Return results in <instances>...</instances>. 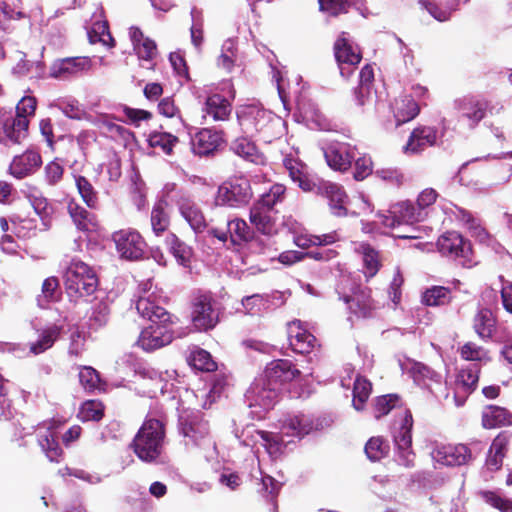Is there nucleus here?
<instances>
[{
  "mask_svg": "<svg viewBox=\"0 0 512 512\" xmlns=\"http://www.w3.org/2000/svg\"><path fill=\"white\" fill-rule=\"evenodd\" d=\"M190 318L195 330L206 332L219 322V307L210 292L197 291L190 300Z\"/></svg>",
  "mask_w": 512,
  "mask_h": 512,
  "instance_id": "4",
  "label": "nucleus"
},
{
  "mask_svg": "<svg viewBox=\"0 0 512 512\" xmlns=\"http://www.w3.org/2000/svg\"><path fill=\"white\" fill-rule=\"evenodd\" d=\"M437 248L443 256L456 259L463 266L472 265L471 245L458 232L450 231L441 235L437 240Z\"/></svg>",
  "mask_w": 512,
  "mask_h": 512,
  "instance_id": "11",
  "label": "nucleus"
},
{
  "mask_svg": "<svg viewBox=\"0 0 512 512\" xmlns=\"http://www.w3.org/2000/svg\"><path fill=\"white\" fill-rule=\"evenodd\" d=\"M422 300L428 306L445 305L450 301V290L443 286H434L426 290Z\"/></svg>",
  "mask_w": 512,
  "mask_h": 512,
  "instance_id": "57",
  "label": "nucleus"
},
{
  "mask_svg": "<svg viewBox=\"0 0 512 512\" xmlns=\"http://www.w3.org/2000/svg\"><path fill=\"white\" fill-rule=\"evenodd\" d=\"M68 213L79 230L89 231L95 227L94 216L76 201L71 200L67 206Z\"/></svg>",
  "mask_w": 512,
  "mask_h": 512,
  "instance_id": "40",
  "label": "nucleus"
},
{
  "mask_svg": "<svg viewBox=\"0 0 512 512\" xmlns=\"http://www.w3.org/2000/svg\"><path fill=\"white\" fill-rule=\"evenodd\" d=\"M313 427V421L309 416L303 413L288 414L281 420L280 432L275 435L282 439L280 443L283 448L294 438L301 439L309 434Z\"/></svg>",
  "mask_w": 512,
  "mask_h": 512,
  "instance_id": "13",
  "label": "nucleus"
},
{
  "mask_svg": "<svg viewBox=\"0 0 512 512\" xmlns=\"http://www.w3.org/2000/svg\"><path fill=\"white\" fill-rule=\"evenodd\" d=\"M482 425L486 429L512 425V414L499 406H487L482 412Z\"/></svg>",
  "mask_w": 512,
  "mask_h": 512,
  "instance_id": "35",
  "label": "nucleus"
},
{
  "mask_svg": "<svg viewBox=\"0 0 512 512\" xmlns=\"http://www.w3.org/2000/svg\"><path fill=\"white\" fill-rule=\"evenodd\" d=\"M104 407L101 402L89 400L82 404L78 417L82 421H98L103 417Z\"/></svg>",
  "mask_w": 512,
  "mask_h": 512,
  "instance_id": "59",
  "label": "nucleus"
},
{
  "mask_svg": "<svg viewBox=\"0 0 512 512\" xmlns=\"http://www.w3.org/2000/svg\"><path fill=\"white\" fill-rule=\"evenodd\" d=\"M456 217L467 226L471 231L472 236H475L481 242L486 241L488 238L487 232L482 227L480 220L474 217L471 212L462 208H457Z\"/></svg>",
  "mask_w": 512,
  "mask_h": 512,
  "instance_id": "49",
  "label": "nucleus"
},
{
  "mask_svg": "<svg viewBox=\"0 0 512 512\" xmlns=\"http://www.w3.org/2000/svg\"><path fill=\"white\" fill-rule=\"evenodd\" d=\"M42 165L40 153L27 149L23 154L15 156L9 166V171L17 179L34 174Z\"/></svg>",
  "mask_w": 512,
  "mask_h": 512,
  "instance_id": "27",
  "label": "nucleus"
},
{
  "mask_svg": "<svg viewBox=\"0 0 512 512\" xmlns=\"http://www.w3.org/2000/svg\"><path fill=\"white\" fill-rule=\"evenodd\" d=\"M236 114L243 132L251 135L264 130L272 120V113L258 103L241 105Z\"/></svg>",
  "mask_w": 512,
  "mask_h": 512,
  "instance_id": "10",
  "label": "nucleus"
},
{
  "mask_svg": "<svg viewBox=\"0 0 512 512\" xmlns=\"http://www.w3.org/2000/svg\"><path fill=\"white\" fill-rule=\"evenodd\" d=\"M372 384L363 377H357L353 388V406L356 410H361L367 401Z\"/></svg>",
  "mask_w": 512,
  "mask_h": 512,
  "instance_id": "54",
  "label": "nucleus"
},
{
  "mask_svg": "<svg viewBox=\"0 0 512 512\" xmlns=\"http://www.w3.org/2000/svg\"><path fill=\"white\" fill-rule=\"evenodd\" d=\"M318 3L320 11L332 17L347 13L350 7L346 0H318Z\"/></svg>",
  "mask_w": 512,
  "mask_h": 512,
  "instance_id": "64",
  "label": "nucleus"
},
{
  "mask_svg": "<svg viewBox=\"0 0 512 512\" xmlns=\"http://www.w3.org/2000/svg\"><path fill=\"white\" fill-rule=\"evenodd\" d=\"M231 149L238 156L253 162V163H262L263 157L258 152L255 144L247 137H239L234 140L231 144Z\"/></svg>",
  "mask_w": 512,
  "mask_h": 512,
  "instance_id": "41",
  "label": "nucleus"
},
{
  "mask_svg": "<svg viewBox=\"0 0 512 512\" xmlns=\"http://www.w3.org/2000/svg\"><path fill=\"white\" fill-rule=\"evenodd\" d=\"M165 441V427L162 419L147 418L135 435L132 448L144 462H156L161 456Z\"/></svg>",
  "mask_w": 512,
  "mask_h": 512,
  "instance_id": "2",
  "label": "nucleus"
},
{
  "mask_svg": "<svg viewBox=\"0 0 512 512\" xmlns=\"http://www.w3.org/2000/svg\"><path fill=\"white\" fill-rule=\"evenodd\" d=\"M38 443L51 462H59L62 455V449L56 441L54 432L46 430L38 434Z\"/></svg>",
  "mask_w": 512,
  "mask_h": 512,
  "instance_id": "46",
  "label": "nucleus"
},
{
  "mask_svg": "<svg viewBox=\"0 0 512 512\" xmlns=\"http://www.w3.org/2000/svg\"><path fill=\"white\" fill-rule=\"evenodd\" d=\"M356 150L348 143H334L324 149V157L330 168L346 171L355 159Z\"/></svg>",
  "mask_w": 512,
  "mask_h": 512,
  "instance_id": "24",
  "label": "nucleus"
},
{
  "mask_svg": "<svg viewBox=\"0 0 512 512\" xmlns=\"http://www.w3.org/2000/svg\"><path fill=\"white\" fill-rule=\"evenodd\" d=\"M412 427L411 412L401 409L399 419L394 422L392 436L396 447L397 461L405 467H412L415 460V453L412 450Z\"/></svg>",
  "mask_w": 512,
  "mask_h": 512,
  "instance_id": "5",
  "label": "nucleus"
},
{
  "mask_svg": "<svg viewBox=\"0 0 512 512\" xmlns=\"http://www.w3.org/2000/svg\"><path fill=\"white\" fill-rule=\"evenodd\" d=\"M344 301L348 304L349 310L357 317L366 318L373 315L376 304L371 298V291L367 288L360 289L352 296H345Z\"/></svg>",
  "mask_w": 512,
  "mask_h": 512,
  "instance_id": "30",
  "label": "nucleus"
},
{
  "mask_svg": "<svg viewBox=\"0 0 512 512\" xmlns=\"http://www.w3.org/2000/svg\"><path fill=\"white\" fill-rule=\"evenodd\" d=\"M229 237L234 244L247 242L252 239L253 232L243 219H233L228 222Z\"/></svg>",
  "mask_w": 512,
  "mask_h": 512,
  "instance_id": "50",
  "label": "nucleus"
},
{
  "mask_svg": "<svg viewBox=\"0 0 512 512\" xmlns=\"http://www.w3.org/2000/svg\"><path fill=\"white\" fill-rule=\"evenodd\" d=\"M460 0H433L428 2L425 7L427 11L438 21L449 19L451 12L456 9ZM467 2V0H463Z\"/></svg>",
  "mask_w": 512,
  "mask_h": 512,
  "instance_id": "47",
  "label": "nucleus"
},
{
  "mask_svg": "<svg viewBox=\"0 0 512 512\" xmlns=\"http://www.w3.org/2000/svg\"><path fill=\"white\" fill-rule=\"evenodd\" d=\"M273 214V210L253 204L250 208L249 220L258 232L273 236L278 233V226Z\"/></svg>",
  "mask_w": 512,
  "mask_h": 512,
  "instance_id": "29",
  "label": "nucleus"
},
{
  "mask_svg": "<svg viewBox=\"0 0 512 512\" xmlns=\"http://www.w3.org/2000/svg\"><path fill=\"white\" fill-rule=\"evenodd\" d=\"M168 202L165 198L159 199L153 206L150 216L151 228L156 236L162 235L170 225L167 212Z\"/></svg>",
  "mask_w": 512,
  "mask_h": 512,
  "instance_id": "38",
  "label": "nucleus"
},
{
  "mask_svg": "<svg viewBox=\"0 0 512 512\" xmlns=\"http://www.w3.org/2000/svg\"><path fill=\"white\" fill-rule=\"evenodd\" d=\"M129 37L133 49L138 58L145 61L153 60L157 55V47L153 40L144 37L142 31L137 27L129 29Z\"/></svg>",
  "mask_w": 512,
  "mask_h": 512,
  "instance_id": "32",
  "label": "nucleus"
},
{
  "mask_svg": "<svg viewBox=\"0 0 512 512\" xmlns=\"http://www.w3.org/2000/svg\"><path fill=\"white\" fill-rule=\"evenodd\" d=\"M409 372L418 385H425L427 379L435 383H440L441 380V376L438 373L422 363H413Z\"/></svg>",
  "mask_w": 512,
  "mask_h": 512,
  "instance_id": "58",
  "label": "nucleus"
},
{
  "mask_svg": "<svg viewBox=\"0 0 512 512\" xmlns=\"http://www.w3.org/2000/svg\"><path fill=\"white\" fill-rule=\"evenodd\" d=\"M360 249L363 255L365 274L368 277H373L379 269L378 253L368 244H362Z\"/></svg>",
  "mask_w": 512,
  "mask_h": 512,
  "instance_id": "63",
  "label": "nucleus"
},
{
  "mask_svg": "<svg viewBox=\"0 0 512 512\" xmlns=\"http://www.w3.org/2000/svg\"><path fill=\"white\" fill-rule=\"evenodd\" d=\"M90 43L94 44L97 42L102 43L107 47H114L115 42L112 38L108 23L106 21H96L92 24L91 30L88 32Z\"/></svg>",
  "mask_w": 512,
  "mask_h": 512,
  "instance_id": "53",
  "label": "nucleus"
},
{
  "mask_svg": "<svg viewBox=\"0 0 512 512\" xmlns=\"http://www.w3.org/2000/svg\"><path fill=\"white\" fill-rule=\"evenodd\" d=\"M391 213L398 217L399 223L401 224H413L421 222L427 216L426 212H421L417 205H414L410 201H403L394 204L391 207Z\"/></svg>",
  "mask_w": 512,
  "mask_h": 512,
  "instance_id": "36",
  "label": "nucleus"
},
{
  "mask_svg": "<svg viewBox=\"0 0 512 512\" xmlns=\"http://www.w3.org/2000/svg\"><path fill=\"white\" fill-rule=\"evenodd\" d=\"M482 499L501 512H512V500L495 491L480 492Z\"/></svg>",
  "mask_w": 512,
  "mask_h": 512,
  "instance_id": "61",
  "label": "nucleus"
},
{
  "mask_svg": "<svg viewBox=\"0 0 512 512\" xmlns=\"http://www.w3.org/2000/svg\"><path fill=\"white\" fill-rule=\"evenodd\" d=\"M181 433L185 438V445L200 448L205 457H210L215 452L216 445L210 436L208 422L200 415H191L181 422Z\"/></svg>",
  "mask_w": 512,
  "mask_h": 512,
  "instance_id": "7",
  "label": "nucleus"
},
{
  "mask_svg": "<svg viewBox=\"0 0 512 512\" xmlns=\"http://www.w3.org/2000/svg\"><path fill=\"white\" fill-rule=\"evenodd\" d=\"M283 165L291 180L303 191L309 192L317 187L318 193L328 199L330 210L334 215L345 216L347 214V195L340 185L328 181L316 185L308 175L307 166L292 155L284 157Z\"/></svg>",
  "mask_w": 512,
  "mask_h": 512,
  "instance_id": "1",
  "label": "nucleus"
},
{
  "mask_svg": "<svg viewBox=\"0 0 512 512\" xmlns=\"http://www.w3.org/2000/svg\"><path fill=\"white\" fill-rule=\"evenodd\" d=\"M91 122L97 126L101 132L111 138H125L129 131L121 125L113 122L107 115H101L91 119Z\"/></svg>",
  "mask_w": 512,
  "mask_h": 512,
  "instance_id": "52",
  "label": "nucleus"
},
{
  "mask_svg": "<svg viewBox=\"0 0 512 512\" xmlns=\"http://www.w3.org/2000/svg\"><path fill=\"white\" fill-rule=\"evenodd\" d=\"M171 324H154L151 323L143 329L138 338L137 344L146 351L161 348L172 342L173 335L168 330Z\"/></svg>",
  "mask_w": 512,
  "mask_h": 512,
  "instance_id": "22",
  "label": "nucleus"
},
{
  "mask_svg": "<svg viewBox=\"0 0 512 512\" xmlns=\"http://www.w3.org/2000/svg\"><path fill=\"white\" fill-rule=\"evenodd\" d=\"M92 67L89 57H68L53 62L49 69V76L55 79L66 80L88 72Z\"/></svg>",
  "mask_w": 512,
  "mask_h": 512,
  "instance_id": "17",
  "label": "nucleus"
},
{
  "mask_svg": "<svg viewBox=\"0 0 512 512\" xmlns=\"http://www.w3.org/2000/svg\"><path fill=\"white\" fill-rule=\"evenodd\" d=\"M419 111V105L412 96H403L396 99L393 105L396 126L413 120L419 114Z\"/></svg>",
  "mask_w": 512,
  "mask_h": 512,
  "instance_id": "33",
  "label": "nucleus"
},
{
  "mask_svg": "<svg viewBox=\"0 0 512 512\" xmlns=\"http://www.w3.org/2000/svg\"><path fill=\"white\" fill-rule=\"evenodd\" d=\"M281 392L267 378L259 375L253 381L245 396L250 408L260 409V411H255V413L258 414V418H261V412H266L276 405Z\"/></svg>",
  "mask_w": 512,
  "mask_h": 512,
  "instance_id": "8",
  "label": "nucleus"
},
{
  "mask_svg": "<svg viewBox=\"0 0 512 512\" xmlns=\"http://www.w3.org/2000/svg\"><path fill=\"white\" fill-rule=\"evenodd\" d=\"M177 143L178 138L168 132L154 131L148 136L149 146L166 155H170L172 153L173 148Z\"/></svg>",
  "mask_w": 512,
  "mask_h": 512,
  "instance_id": "45",
  "label": "nucleus"
},
{
  "mask_svg": "<svg viewBox=\"0 0 512 512\" xmlns=\"http://www.w3.org/2000/svg\"><path fill=\"white\" fill-rule=\"evenodd\" d=\"M37 107V100L35 97L26 95L23 96L16 106V119L27 120L28 124L30 119L34 117Z\"/></svg>",
  "mask_w": 512,
  "mask_h": 512,
  "instance_id": "62",
  "label": "nucleus"
},
{
  "mask_svg": "<svg viewBox=\"0 0 512 512\" xmlns=\"http://www.w3.org/2000/svg\"><path fill=\"white\" fill-rule=\"evenodd\" d=\"M253 197L250 181L238 176L223 182L217 189L214 203L216 206L240 208L246 206Z\"/></svg>",
  "mask_w": 512,
  "mask_h": 512,
  "instance_id": "6",
  "label": "nucleus"
},
{
  "mask_svg": "<svg viewBox=\"0 0 512 512\" xmlns=\"http://www.w3.org/2000/svg\"><path fill=\"white\" fill-rule=\"evenodd\" d=\"M166 197H170L178 207L181 216L188 222L195 232H201L206 226L202 211L191 196L184 191H176L174 184H167L164 188Z\"/></svg>",
  "mask_w": 512,
  "mask_h": 512,
  "instance_id": "9",
  "label": "nucleus"
},
{
  "mask_svg": "<svg viewBox=\"0 0 512 512\" xmlns=\"http://www.w3.org/2000/svg\"><path fill=\"white\" fill-rule=\"evenodd\" d=\"M300 371L288 359H277L268 363L261 374L281 391L285 384L300 376Z\"/></svg>",
  "mask_w": 512,
  "mask_h": 512,
  "instance_id": "18",
  "label": "nucleus"
},
{
  "mask_svg": "<svg viewBox=\"0 0 512 512\" xmlns=\"http://www.w3.org/2000/svg\"><path fill=\"white\" fill-rule=\"evenodd\" d=\"M30 205L33 207L35 213L41 218L43 224L48 226L50 216L53 213V206L48 199L44 197L42 192L37 189H32L26 194Z\"/></svg>",
  "mask_w": 512,
  "mask_h": 512,
  "instance_id": "39",
  "label": "nucleus"
},
{
  "mask_svg": "<svg viewBox=\"0 0 512 512\" xmlns=\"http://www.w3.org/2000/svg\"><path fill=\"white\" fill-rule=\"evenodd\" d=\"M165 243L180 265L184 267L189 265L192 249L188 245L180 241L175 234H169L165 239Z\"/></svg>",
  "mask_w": 512,
  "mask_h": 512,
  "instance_id": "44",
  "label": "nucleus"
},
{
  "mask_svg": "<svg viewBox=\"0 0 512 512\" xmlns=\"http://www.w3.org/2000/svg\"><path fill=\"white\" fill-rule=\"evenodd\" d=\"M28 121L12 115H0V143L20 144L28 136Z\"/></svg>",
  "mask_w": 512,
  "mask_h": 512,
  "instance_id": "21",
  "label": "nucleus"
},
{
  "mask_svg": "<svg viewBox=\"0 0 512 512\" xmlns=\"http://www.w3.org/2000/svg\"><path fill=\"white\" fill-rule=\"evenodd\" d=\"M59 280L55 276L46 278L41 287V293L37 296V304L41 308H46L52 302H56L60 297Z\"/></svg>",
  "mask_w": 512,
  "mask_h": 512,
  "instance_id": "42",
  "label": "nucleus"
},
{
  "mask_svg": "<svg viewBox=\"0 0 512 512\" xmlns=\"http://www.w3.org/2000/svg\"><path fill=\"white\" fill-rule=\"evenodd\" d=\"M98 287L94 270L81 260L73 259L65 273V288L70 297H83L93 294Z\"/></svg>",
  "mask_w": 512,
  "mask_h": 512,
  "instance_id": "3",
  "label": "nucleus"
},
{
  "mask_svg": "<svg viewBox=\"0 0 512 512\" xmlns=\"http://www.w3.org/2000/svg\"><path fill=\"white\" fill-rule=\"evenodd\" d=\"M288 340L292 350L299 354L311 352L317 344V339L300 320H294L287 326Z\"/></svg>",
  "mask_w": 512,
  "mask_h": 512,
  "instance_id": "23",
  "label": "nucleus"
},
{
  "mask_svg": "<svg viewBox=\"0 0 512 512\" xmlns=\"http://www.w3.org/2000/svg\"><path fill=\"white\" fill-rule=\"evenodd\" d=\"M189 364L197 370L212 372L217 369V364L211 354L201 348H194L188 356Z\"/></svg>",
  "mask_w": 512,
  "mask_h": 512,
  "instance_id": "48",
  "label": "nucleus"
},
{
  "mask_svg": "<svg viewBox=\"0 0 512 512\" xmlns=\"http://www.w3.org/2000/svg\"><path fill=\"white\" fill-rule=\"evenodd\" d=\"M243 443L245 445H253L260 443L266 449L270 456L276 458L282 452V440L279 436L272 432H266L255 429L253 426H248L243 432Z\"/></svg>",
  "mask_w": 512,
  "mask_h": 512,
  "instance_id": "25",
  "label": "nucleus"
},
{
  "mask_svg": "<svg viewBox=\"0 0 512 512\" xmlns=\"http://www.w3.org/2000/svg\"><path fill=\"white\" fill-rule=\"evenodd\" d=\"M236 60V43L233 39H227L224 41L221 54L218 57L217 65L219 68L230 72L234 66Z\"/></svg>",
  "mask_w": 512,
  "mask_h": 512,
  "instance_id": "56",
  "label": "nucleus"
},
{
  "mask_svg": "<svg viewBox=\"0 0 512 512\" xmlns=\"http://www.w3.org/2000/svg\"><path fill=\"white\" fill-rule=\"evenodd\" d=\"M454 105L459 120L466 122L470 128H474L484 118L487 109V102L475 96L459 98Z\"/></svg>",
  "mask_w": 512,
  "mask_h": 512,
  "instance_id": "19",
  "label": "nucleus"
},
{
  "mask_svg": "<svg viewBox=\"0 0 512 512\" xmlns=\"http://www.w3.org/2000/svg\"><path fill=\"white\" fill-rule=\"evenodd\" d=\"M75 186L83 202L91 209L99 206L98 192L92 183L84 176L74 175Z\"/></svg>",
  "mask_w": 512,
  "mask_h": 512,
  "instance_id": "43",
  "label": "nucleus"
},
{
  "mask_svg": "<svg viewBox=\"0 0 512 512\" xmlns=\"http://www.w3.org/2000/svg\"><path fill=\"white\" fill-rule=\"evenodd\" d=\"M204 111L214 121H225L230 116L231 103L226 97L213 93L207 97Z\"/></svg>",
  "mask_w": 512,
  "mask_h": 512,
  "instance_id": "34",
  "label": "nucleus"
},
{
  "mask_svg": "<svg viewBox=\"0 0 512 512\" xmlns=\"http://www.w3.org/2000/svg\"><path fill=\"white\" fill-rule=\"evenodd\" d=\"M434 462L443 466H460L472 458V453L464 444H439L431 451Z\"/></svg>",
  "mask_w": 512,
  "mask_h": 512,
  "instance_id": "16",
  "label": "nucleus"
},
{
  "mask_svg": "<svg viewBox=\"0 0 512 512\" xmlns=\"http://www.w3.org/2000/svg\"><path fill=\"white\" fill-rule=\"evenodd\" d=\"M116 250L120 257L126 260H138L144 254L145 241L142 236L133 229H122L112 235Z\"/></svg>",
  "mask_w": 512,
  "mask_h": 512,
  "instance_id": "12",
  "label": "nucleus"
},
{
  "mask_svg": "<svg viewBox=\"0 0 512 512\" xmlns=\"http://www.w3.org/2000/svg\"><path fill=\"white\" fill-rule=\"evenodd\" d=\"M285 196L286 187L283 184L276 183L267 192L263 193L254 204L273 210L274 206L284 201Z\"/></svg>",
  "mask_w": 512,
  "mask_h": 512,
  "instance_id": "51",
  "label": "nucleus"
},
{
  "mask_svg": "<svg viewBox=\"0 0 512 512\" xmlns=\"http://www.w3.org/2000/svg\"><path fill=\"white\" fill-rule=\"evenodd\" d=\"M159 298L154 291L151 295H140L136 302L138 313L154 324H173V317L159 305Z\"/></svg>",
  "mask_w": 512,
  "mask_h": 512,
  "instance_id": "20",
  "label": "nucleus"
},
{
  "mask_svg": "<svg viewBox=\"0 0 512 512\" xmlns=\"http://www.w3.org/2000/svg\"><path fill=\"white\" fill-rule=\"evenodd\" d=\"M63 325L59 323L49 324L37 331L38 338L30 344V353L41 354L50 349L60 337Z\"/></svg>",
  "mask_w": 512,
  "mask_h": 512,
  "instance_id": "31",
  "label": "nucleus"
},
{
  "mask_svg": "<svg viewBox=\"0 0 512 512\" xmlns=\"http://www.w3.org/2000/svg\"><path fill=\"white\" fill-rule=\"evenodd\" d=\"M192 150L199 156L215 152L223 143V132L204 128L192 138Z\"/></svg>",
  "mask_w": 512,
  "mask_h": 512,
  "instance_id": "28",
  "label": "nucleus"
},
{
  "mask_svg": "<svg viewBox=\"0 0 512 512\" xmlns=\"http://www.w3.org/2000/svg\"><path fill=\"white\" fill-rule=\"evenodd\" d=\"M473 328L481 339H490L496 331V319L490 309H480L473 320Z\"/></svg>",
  "mask_w": 512,
  "mask_h": 512,
  "instance_id": "37",
  "label": "nucleus"
},
{
  "mask_svg": "<svg viewBox=\"0 0 512 512\" xmlns=\"http://www.w3.org/2000/svg\"><path fill=\"white\" fill-rule=\"evenodd\" d=\"M480 368L472 363L460 369L454 381L453 398L457 406H461L467 397L476 389L479 380Z\"/></svg>",
  "mask_w": 512,
  "mask_h": 512,
  "instance_id": "15",
  "label": "nucleus"
},
{
  "mask_svg": "<svg viewBox=\"0 0 512 512\" xmlns=\"http://www.w3.org/2000/svg\"><path fill=\"white\" fill-rule=\"evenodd\" d=\"M346 35L343 32L336 40L334 52L340 74L348 78L352 74L354 67L360 63L362 57L358 47L350 43Z\"/></svg>",
  "mask_w": 512,
  "mask_h": 512,
  "instance_id": "14",
  "label": "nucleus"
},
{
  "mask_svg": "<svg viewBox=\"0 0 512 512\" xmlns=\"http://www.w3.org/2000/svg\"><path fill=\"white\" fill-rule=\"evenodd\" d=\"M389 452V444L381 437H372L365 446V453L372 461H379Z\"/></svg>",
  "mask_w": 512,
  "mask_h": 512,
  "instance_id": "60",
  "label": "nucleus"
},
{
  "mask_svg": "<svg viewBox=\"0 0 512 512\" xmlns=\"http://www.w3.org/2000/svg\"><path fill=\"white\" fill-rule=\"evenodd\" d=\"M438 140V130L430 126H421L415 128L403 147V152L407 155L417 154L427 147L433 146Z\"/></svg>",
  "mask_w": 512,
  "mask_h": 512,
  "instance_id": "26",
  "label": "nucleus"
},
{
  "mask_svg": "<svg viewBox=\"0 0 512 512\" xmlns=\"http://www.w3.org/2000/svg\"><path fill=\"white\" fill-rule=\"evenodd\" d=\"M400 404L399 396L396 394H388L379 396L375 399L373 412L376 419L387 415L392 409L397 408Z\"/></svg>",
  "mask_w": 512,
  "mask_h": 512,
  "instance_id": "55",
  "label": "nucleus"
}]
</instances>
